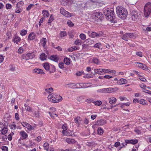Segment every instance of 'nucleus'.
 <instances>
[{
	"mask_svg": "<svg viewBox=\"0 0 151 151\" xmlns=\"http://www.w3.org/2000/svg\"><path fill=\"white\" fill-rule=\"evenodd\" d=\"M104 14L106 17V19L112 23L116 22L115 17L114 16V12L113 9L109 8L104 11Z\"/></svg>",
	"mask_w": 151,
	"mask_h": 151,
	"instance_id": "nucleus-1",
	"label": "nucleus"
},
{
	"mask_svg": "<svg viewBox=\"0 0 151 151\" xmlns=\"http://www.w3.org/2000/svg\"><path fill=\"white\" fill-rule=\"evenodd\" d=\"M116 13L118 16L122 19L125 18L127 14V12L126 10L122 6L117 7Z\"/></svg>",
	"mask_w": 151,
	"mask_h": 151,
	"instance_id": "nucleus-2",
	"label": "nucleus"
},
{
	"mask_svg": "<svg viewBox=\"0 0 151 151\" xmlns=\"http://www.w3.org/2000/svg\"><path fill=\"white\" fill-rule=\"evenodd\" d=\"M102 13L99 12H94L91 17V19H92L93 21L100 20L102 18Z\"/></svg>",
	"mask_w": 151,
	"mask_h": 151,
	"instance_id": "nucleus-3",
	"label": "nucleus"
},
{
	"mask_svg": "<svg viewBox=\"0 0 151 151\" xmlns=\"http://www.w3.org/2000/svg\"><path fill=\"white\" fill-rule=\"evenodd\" d=\"M131 14L132 20L134 21H137L141 17L140 13L138 12L137 11L134 10L132 11Z\"/></svg>",
	"mask_w": 151,
	"mask_h": 151,
	"instance_id": "nucleus-4",
	"label": "nucleus"
},
{
	"mask_svg": "<svg viewBox=\"0 0 151 151\" xmlns=\"http://www.w3.org/2000/svg\"><path fill=\"white\" fill-rule=\"evenodd\" d=\"M144 15L146 17L149 16L151 12V3H147L144 7Z\"/></svg>",
	"mask_w": 151,
	"mask_h": 151,
	"instance_id": "nucleus-5",
	"label": "nucleus"
},
{
	"mask_svg": "<svg viewBox=\"0 0 151 151\" xmlns=\"http://www.w3.org/2000/svg\"><path fill=\"white\" fill-rule=\"evenodd\" d=\"M91 84L90 83H83L76 84L75 86L76 88H86L91 86Z\"/></svg>",
	"mask_w": 151,
	"mask_h": 151,
	"instance_id": "nucleus-6",
	"label": "nucleus"
},
{
	"mask_svg": "<svg viewBox=\"0 0 151 151\" xmlns=\"http://www.w3.org/2000/svg\"><path fill=\"white\" fill-rule=\"evenodd\" d=\"M35 57L34 53L33 52L24 54L22 55V58L24 59L28 60L33 58Z\"/></svg>",
	"mask_w": 151,
	"mask_h": 151,
	"instance_id": "nucleus-7",
	"label": "nucleus"
},
{
	"mask_svg": "<svg viewBox=\"0 0 151 151\" xmlns=\"http://www.w3.org/2000/svg\"><path fill=\"white\" fill-rule=\"evenodd\" d=\"M135 37L133 33H126L123 35L122 37V38L125 40L127 41V38H134Z\"/></svg>",
	"mask_w": 151,
	"mask_h": 151,
	"instance_id": "nucleus-8",
	"label": "nucleus"
},
{
	"mask_svg": "<svg viewBox=\"0 0 151 151\" xmlns=\"http://www.w3.org/2000/svg\"><path fill=\"white\" fill-rule=\"evenodd\" d=\"M22 124L24 127L27 128L28 130L30 131L33 130L35 127L34 126H32L29 124L25 122H22Z\"/></svg>",
	"mask_w": 151,
	"mask_h": 151,
	"instance_id": "nucleus-9",
	"label": "nucleus"
},
{
	"mask_svg": "<svg viewBox=\"0 0 151 151\" xmlns=\"http://www.w3.org/2000/svg\"><path fill=\"white\" fill-rule=\"evenodd\" d=\"M88 32L89 36L94 38L96 37H101L102 35V34L100 32L97 33L95 32H93L91 33L90 31H88Z\"/></svg>",
	"mask_w": 151,
	"mask_h": 151,
	"instance_id": "nucleus-10",
	"label": "nucleus"
},
{
	"mask_svg": "<svg viewBox=\"0 0 151 151\" xmlns=\"http://www.w3.org/2000/svg\"><path fill=\"white\" fill-rule=\"evenodd\" d=\"M118 89L117 88H105V93H110L117 91Z\"/></svg>",
	"mask_w": 151,
	"mask_h": 151,
	"instance_id": "nucleus-11",
	"label": "nucleus"
},
{
	"mask_svg": "<svg viewBox=\"0 0 151 151\" xmlns=\"http://www.w3.org/2000/svg\"><path fill=\"white\" fill-rule=\"evenodd\" d=\"M106 123V121L104 119H100L98 120L95 125H103Z\"/></svg>",
	"mask_w": 151,
	"mask_h": 151,
	"instance_id": "nucleus-12",
	"label": "nucleus"
},
{
	"mask_svg": "<svg viewBox=\"0 0 151 151\" xmlns=\"http://www.w3.org/2000/svg\"><path fill=\"white\" fill-rule=\"evenodd\" d=\"M62 100V97L60 95H57L56 96V99H53L52 100H49L52 102L56 103L61 101Z\"/></svg>",
	"mask_w": 151,
	"mask_h": 151,
	"instance_id": "nucleus-13",
	"label": "nucleus"
},
{
	"mask_svg": "<svg viewBox=\"0 0 151 151\" xmlns=\"http://www.w3.org/2000/svg\"><path fill=\"white\" fill-rule=\"evenodd\" d=\"M33 72L35 73L41 74H44L43 70L40 69H35L33 70Z\"/></svg>",
	"mask_w": 151,
	"mask_h": 151,
	"instance_id": "nucleus-14",
	"label": "nucleus"
},
{
	"mask_svg": "<svg viewBox=\"0 0 151 151\" xmlns=\"http://www.w3.org/2000/svg\"><path fill=\"white\" fill-rule=\"evenodd\" d=\"M50 59L55 62H58L59 58L56 55H51L50 57Z\"/></svg>",
	"mask_w": 151,
	"mask_h": 151,
	"instance_id": "nucleus-15",
	"label": "nucleus"
},
{
	"mask_svg": "<svg viewBox=\"0 0 151 151\" xmlns=\"http://www.w3.org/2000/svg\"><path fill=\"white\" fill-rule=\"evenodd\" d=\"M65 141L67 143L70 144H73L75 142V141L74 139L69 138H66L65 139Z\"/></svg>",
	"mask_w": 151,
	"mask_h": 151,
	"instance_id": "nucleus-16",
	"label": "nucleus"
},
{
	"mask_svg": "<svg viewBox=\"0 0 151 151\" xmlns=\"http://www.w3.org/2000/svg\"><path fill=\"white\" fill-rule=\"evenodd\" d=\"M94 71L96 73H98V74L99 75L103 74V69H95Z\"/></svg>",
	"mask_w": 151,
	"mask_h": 151,
	"instance_id": "nucleus-17",
	"label": "nucleus"
},
{
	"mask_svg": "<svg viewBox=\"0 0 151 151\" xmlns=\"http://www.w3.org/2000/svg\"><path fill=\"white\" fill-rule=\"evenodd\" d=\"M35 37V34L34 33H31L28 36V39L30 40H34Z\"/></svg>",
	"mask_w": 151,
	"mask_h": 151,
	"instance_id": "nucleus-18",
	"label": "nucleus"
},
{
	"mask_svg": "<svg viewBox=\"0 0 151 151\" xmlns=\"http://www.w3.org/2000/svg\"><path fill=\"white\" fill-rule=\"evenodd\" d=\"M20 134L24 139H26L28 137V134L24 131H21Z\"/></svg>",
	"mask_w": 151,
	"mask_h": 151,
	"instance_id": "nucleus-19",
	"label": "nucleus"
},
{
	"mask_svg": "<svg viewBox=\"0 0 151 151\" xmlns=\"http://www.w3.org/2000/svg\"><path fill=\"white\" fill-rule=\"evenodd\" d=\"M109 103L111 104H112L113 103L116 102V98L114 97H112L109 98Z\"/></svg>",
	"mask_w": 151,
	"mask_h": 151,
	"instance_id": "nucleus-20",
	"label": "nucleus"
},
{
	"mask_svg": "<svg viewBox=\"0 0 151 151\" xmlns=\"http://www.w3.org/2000/svg\"><path fill=\"white\" fill-rule=\"evenodd\" d=\"M127 80L124 79L122 78L118 82V83L119 85L125 84L127 83Z\"/></svg>",
	"mask_w": 151,
	"mask_h": 151,
	"instance_id": "nucleus-21",
	"label": "nucleus"
},
{
	"mask_svg": "<svg viewBox=\"0 0 151 151\" xmlns=\"http://www.w3.org/2000/svg\"><path fill=\"white\" fill-rule=\"evenodd\" d=\"M42 13L44 17H47L49 15L48 12L47 10H43L42 12Z\"/></svg>",
	"mask_w": 151,
	"mask_h": 151,
	"instance_id": "nucleus-22",
	"label": "nucleus"
},
{
	"mask_svg": "<svg viewBox=\"0 0 151 151\" xmlns=\"http://www.w3.org/2000/svg\"><path fill=\"white\" fill-rule=\"evenodd\" d=\"M47 55L45 53L42 54L40 56V58L42 60H44L46 59Z\"/></svg>",
	"mask_w": 151,
	"mask_h": 151,
	"instance_id": "nucleus-23",
	"label": "nucleus"
},
{
	"mask_svg": "<svg viewBox=\"0 0 151 151\" xmlns=\"http://www.w3.org/2000/svg\"><path fill=\"white\" fill-rule=\"evenodd\" d=\"M21 40L20 38L17 36H15L14 41V42L17 44Z\"/></svg>",
	"mask_w": 151,
	"mask_h": 151,
	"instance_id": "nucleus-24",
	"label": "nucleus"
},
{
	"mask_svg": "<svg viewBox=\"0 0 151 151\" xmlns=\"http://www.w3.org/2000/svg\"><path fill=\"white\" fill-rule=\"evenodd\" d=\"M64 61L66 65H69L70 63V59L67 57H66L64 59Z\"/></svg>",
	"mask_w": 151,
	"mask_h": 151,
	"instance_id": "nucleus-25",
	"label": "nucleus"
},
{
	"mask_svg": "<svg viewBox=\"0 0 151 151\" xmlns=\"http://www.w3.org/2000/svg\"><path fill=\"white\" fill-rule=\"evenodd\" d=\"M85 42H86V43L88 44V45L93 44L94 43V41L93 40L89 39H87L85 41Z\"/></svg>",
	"mask_w": 151,
	"mask_h": 151,
	"instance_id": "nucleus-26",
	"label": "nucleus"
},
{
	"mask_svg": "<svg viewBox=\"0 0 151 151\" xmlns=\"http://www.w3.org/2000/svg\"><path fill=\"white\" fill-rule=\"evenodd\" d=\"M43 67L46 70H49L50 66L48 63H45L44 64Z\"/></svg>",
	"mask_w": 151,
	"mask_h": 151,
	"instance_id": "nucleus-27",
	"label": "nucleus"
},
{
	"mask_svg": "<svg viewBox=\"0 0 151 151\" xmlns=\"http://www.w3.org/2000/svg\"><path fill=\"white\" fill-rule=\"evenodd\" d=\"M8 131L6 127H4L1 130V133L3 134H5Z\"/></svg>",
	"mask_w": 151,
	"mask_h": 151,
	"instance_id": "nucleus-28",
	"label": "nucleus"
},
{
	"mask_svg": "<svg viewBox=\"0 0 151 151\" xmlns=\"http://www.w3.org/2000/svg\"><path fill=\"white\" fill-rule=\"evenodd\" d=\"M63 15L67 17H69L71 16V14L66 11H65V13L63 14Z\"/></svg>",
	"mask_w": 151,
	"mask_h": 151,
	"instance_id": "nucleus-29",
	"label": "nucleus"
},
{
	"mask_svg": "<svg viewBox=\"0 0 151 151\" xmlns=\"http://www.w3.org/2000/svg\"><path fill=\"white\" fill-rule=\"evenodd\" d=\"M63 15L67 17H69L71 16V14L66 11H65V13L63 14Z\"/></svg>",
	"mask_w": 151,
	"mask_h": 151,
	"instance_id": "nucleus-30",
	"label": "nucleus"
},
{
	"mask_svg": "<svg viewBox=\"0 0 151 151\" xmlns=\"http://www.w3.org/2000/svg\"><path fill=\"white\" fill-rule=\"evenodd\" d=\"M74 121L75 123L79 125V124L81 122L80 117H78L75 118Z\"/></svg>",
	"mask_w": 151,
	"mask_h": 151,
	"instance_id": "nucleus-31",
	"label": "nucleus"
},
{
	"mask_svg": "<svg viewBox=\"0 0 151 151\" xmlns=\"http://www.w3.org/2000/svg\"><path fill=\"white\" fill-rule=\"evenodd\" d=\"M49 113L50 115V116L53 119H55V116H58V115L57 114H54L53 112L51 113L50 112H49Z\"/></svg>",
	"mask_w": 151,
	"mask_h": 151,
	"instance_id": "nucleus-32",
	"label": "nucleus"
},
{
	"mask_svg": "<svg viewBox=\"0 0 151 151\" xmlns=\"http://www.w3.org/2000/svg\"><path fill=\"white\" fill-rule=\"evenodd\" d=\"M54 18L52 15L50 17V18L48 20V25H50L51 22L54 20Z\"/></svg>",
	"mask_w": 151,
	"mask_h": 151,
	"instance_id": "nucleus-33",
	"label": "nucleus"
},
{
	"mask_svg": "<svg viewBox=\"0 0 151 151\" xmlns=\"http://www.w3.org/2000/svg\"><path fill=\"white\" fill-rule=\"evenodd\" d=\"M47 40L46 38H43L41 40V43L43 44V46H44L46 43Z\"/></svg>",
	"mask_w": 151,
	"mask_h": 151,
	"instance_id": "nucleus-34",
	"label": "nucleus"
},
{
	"mask_svg": "<svg viewBox=\"0 0 151 151\" xmlns=\"http://www.w3.org/2000/svg\"><path fill=\"white\" fill-rule=\"evenodd\" d=\"M24 2L21 1L18 2L16 4V7L18 8H20V7L23 5Z\"/></svg>",
	"mask_w": 151,
	"mask_h": 151,
	"instance_id": "nucleus-35",
	"label": "nucleus"
},
{
	"mask_svg": "<svg viewBox=\"0 0 151 151\" xmlns=\"http://www.w3.org/2000/svg\"><path fill=\"white\" fill-rule=\"evenodd\" d=\"M67 35V34L66 32L65 31H62L60 33V36L62 38L66 36Z\"/></svg>",
	"mask_w": 151,
	"mask_h": 151,
	"instance_id": "nucleus-36",
	"label": "nucleus"
},
{
	"mask_svg": "<svg viewBox=\"0 0 151 151\" xmlns=\"http://www.w3.org/2000/svg\"><path fill=\"white\" fill-rule=\"evenodd\" d=\"M82 41L81 40L78 39L75 41L74 43L76 45H80L81 44Z\"/></svg>",
	"mask_w": 151,
	"mask_h": 151,
	"instance_id": "nucleus-37",
	"label": "nucleus"
},
{
	"mask_svg": "<svg viewBox=\"0 0 151 151\" xmlns=\"http://www.w3.org/2000/svg\"><path fill=\"white\" fill-rule=\"evenodd\" d=\"M22 9L21 8H18L16 7L15 10V12L17 13H19L22 11Z\"/></svg>",
	"mask_w": 151,
	"mask_h": 151,
	"instance_id": "nucleus-38",
	"label": "nucleus"
},
{
	"mask_svg": "<svg viewBox=\"0 0 151 151\" xmlns=\"http://www.w3.org/2000/svg\"><path fill=\"white\" fill-rule=\"evenodd\" d=\"M45 90L46 92L48 93H50L53 91V89L52 88H49L45 89Z\"/></svg>",
	"mask_w": 151,
	"mask_h": 151,
	"instance_id": "nucleus-39",
	"label": "nucleus"
},
{
	"mask_svg": "<svg viewBox=\"0 0 151 151\" xmlns=\"http://www.w3.org/2000/svg\"><path fill=\"white\" fill-rule=\"evenodd\" d=\"M43 147L45 150H48L49 148L48 144L46 142L44 143L43 145Z\"/></svg>",
	"mask_w": 151,
	"mask_h": 151,
	"instance_id": "nucleus-40",
	"label": "nucleus"
},
{
	"mask_svg": "<svg viewBox=\"0 0 151 151\" xmlns=\"http://www.w3.org/2000/svg\"><path fill=\"white\" fill-rule=\"evenodd\" d=\"M93 103L95 105L98 106H100L102 104V102L100 101H93Z\"/></svg>",
	"mask_w": 151,
	"mask_h": 151,
	"instance_id": "nucleus-41",
	"label": "nucleus"
},
{
	"mask_svg": "<svg viewBox=\"0 0 151 151\" xmlns=\"http://www.w3.org/2000/svg\"><path fill=\"white\" fill-rule=\"evenodd\" d=\"M80 38L82 40H85L86 38V36L85 34L81 33L80 35Z\"/></svg>",
	"mask_w": 151,
	"mask_h": 151,
	"instance_id": "nucleus-42",
	"label": "nucleus"
},
{
	"mask_svg": "<svg viewBox=\"0 0 151 151\" xmlns=\"http://www.w3.org/2000/svg\"><path fill=\"white\" fill-rule=\"evenodd\" d=\"M97 91L98 93H105V88L98 89L97 90Z\"/></svg>",
	"mask_w": 151,
	"mask_h": 151,
	"instance_id": "nucleus-43",
	"label": "nucleus"
},
{
	"mask_svg": "<svg viewBox=\"0 0 151 151\" xmlns=\"http://www.w3.org/2000/svg\"><path fill=\"white\" fill-rule=\"evenodd\" d=\"M27 32V30H22L20 32V34L22 36H24L26 34Z\"/></svg>",
	"mask_w": 151,
	"mask_h": 151,
	"instance_id": "nucleus-44",
	"label": "nucleus"
},
{
	"mask_svg": "<svg viewBox=\"0 0 151 151\" xmlns=\"http://www.w3.org/2000/svg\"><path fill=\"white\" fill-rule=\"evenodd\" d=\"M93 62L95 64H98L99 61V60L96 58H94L92 60Z\"/></svg>",
	"mask_w": 151,
	"mask_h": 151,
	"instance_id": "nucleus-45",
	"label": "nucleus"
},
{
	"mask_svg": "<svg viewBox=\"0 0 151 151\" xmlns=\"http://www.w3.org/2000/svg\"><path fill=\"white\" fill-rule=\"evenodd\" d=\"M25 105V104L24 105L25 106V109L28 111H31L32 109L28 105L26 106Z\"/></svg>",
	"mask_w": 151,
	"mask_h": 151,
	"instance_id": "nucleus-46",
	"label": "nucleus"
},
{
	"mask_svg": "<svg viewBox=\"0 0 151 151\" xmlns=\"http://www.w3.org/2000/svg\"><path fill=\"white\" fill-rule=\"evenodd\" d=\"M101 45V44L100 42H98L96 43L94 45V47L95 48H99L100 47Z\"/></svg>",
	"mask_w": 151,
	"mask_h": 151,
	"instance_id": "nucleus-47",
	"label": "nucleus"
},
{
	"mask_svg": "<svg viewBox=\"0 0 151 151\" xmlns=\"http://www.w3.org/2000/svg\"><path fill=\"white\" fill-rule=\"evenodd\" d=\"M23 52V50L22 47H20L18 50V52L20 54H22Z\"/></svg>",
	"mask_w": 151,
	"mask_h": 151,
	"instance_id": "nucleus-48",
	"label": "nucleus"
},
{
	"mask_svg": "<svg viewBox=\"0 0 151 151\" xmlns=\"http://www.w3.org/2000/svg\"><path fill=\"white\" fill-rule=\"evenodd\" d=\"M103 129L101 128H99L98 129V133L99 134H103Z\"/></svg>",
	"mask_w": 151,
	"mask_h": 151,
	"instance_id": "nucleus-49",
	"label": "nucleus"
},
{
	"mask_svg": "<svg viewBox=\"0 0 151 151\" xmlns=\"http://www.w3.org/2000/svg\"><path fill=\"white\" fill-rule=\"evenodd\" d=\"M59 66L61 69H63L64 68V64L63 62H61L59 64Z\"/></svg>",
	"mask_w": 151,
	"mask_h": 151,
	"instance_id": "nucleus-50",
	"label": "nucleus"
},
{
	"mask_svg": "<svg viewBox=\"0 0 151 151\" xmlns=\"http://www.w3.org/2000/svg\"><path fill=\"white\" fill-rule=\"evenodd\" d=\"M83 73V71H79L76 73V75L77 76H80Z\"/></svg>",
	"mask_w": 151,
	"mask_h": 151,
	"instance_id": "nucleus-51",
	"label": "nucleus"
},
{
	"mask_svg": "<svg viewBox=\"0 0 151 151\" xmlns=\"http://www.w3.org/2000/svg\"><path fill=\"white\" fill-rule=\"evenodd\" d=\"M131 141L132 142V144L134 145L135 144L137 143L138 142V140L137 139H131Z\"/></svg>",
	"mask_w": 151,
	"mask_h": 151,
	"instance_id": "nucleus-52",
	"label": "nucleus"
},
{
	"mask_svg": "<svg viewBox=\"0 0 151 151\" xmlns=\"http://www.w3.org/2000/svg\"><path fill=\"white\" fill-rule=\"evenodd\" d=\"M6 8L7 9H10L12 7V5L9 4H7L6 5Z\"/></svg>",
	"mask_w": 151,
	"mask_h": 151,
	"instance_id": "nucleus-53",
	"label": "nucleus"
},
{
	"mask_svg": "<svg viewBox=\"0 0 151 151\" xmlns=\"http://www.w3.org/2000/svg\"><path fill=\"white\" fill-rule=\"evenodd\" d=\"M67 24L70 27H73L74 25L73 23L70 21H69L67 22Z\"/></svg>",
	"mask_w": 151,
	"mask_h": 151,
	"instance_id": "nucleus-54",
	"label": "nucleus"
},
{
	"mask_svg": "<svg viewBox=\"0 0 151 151\" xmlns=\"http://www.w3.org/2000/svg\"><path fill=\"white\" fill-rule=\"evenodd\" d=\"M139 103L143 105H145V100L144 99H141L139 100Z\"/></svg>",
	"mask_w": 151,
	"mask_h": 151,
	"instance_id": "nucleus-55",
	"label": "nucleus"
},
{
	"mask_svg": "<svg viewBox=\"0 0 151 151\" xmlns=\"http://www.w3.org/2000/svg\"><path fill=\"white\" fill-rule=\"evenodd\" d=\"M62 128L63 129V130L66 131L68 128L67 125L66 124H65L63 125L62 126Z\"/></svg>",
	"mask_w": 151,
	"mask_h": 151,
	"instance_id": "nucleus-56",
	"label": "nucleus"
},
{
	"mask_svg": "<svg viewBox=\"0 0 151 151\" xmlns=\"http://www.w3.org/2000/svg\"><path fill=\"white\" fill-rule=\"evenodd\" d=\"M33 4H30L28 5V7L26 9L27 11L29 10L31 8L34 6Z\"/></svg>",
	"mask_w": 151,
	"mask_h": 151,
	"instance_id": "nucleus-57",
	"label": "nucleus"
},
{
	"mask_svg": "<svg viewBox=\"0 0 151 151\" xmlns=\"http://www.w3.org/2000/svg\"><path fill=\"white\" fill-rule=\"evenodd\" d=\"M1 149L3 151H8V147L5 146H2V147Z\"/></svg>",
	"mask_w": 151,
	"mask_h": 151,
	"instance_id": "nucleus-58",
	"label": "nucleus"
},
{
	"mask_svg": "<svg viewBox=\"0 0 151 151\" xmlns=\"http://www.w3.org/2000/svg\"><path fill=\"white\" fill-rule=\"evenodd\" d=\"M75 151L76 149H72L71 148L66 149L65 150H61V151Z\"/></svg>",
	"mask_w": 151,
	"mask_h": 151,
	"instance_id": "nucleus-59",
	"label": "nucleus"
},
{
	"mask_svg": "<svg viewBox=\"0 0 151 151\" xmlns=\"http://www.w3.org/2000/svg\"><path fill=\"white\" fill-rule=\"evenodd\" d=\"M83 49H86L88 48V45L83 44L82 45Z\"/></svg>",
	"mask_w": 151,
	"mask_h": 151,
	"instance_id": "nucleus-60",
	"label": "nucleus"
},
{
	"mask_svg": "<svg viewBox=\"0 0 151 151\" xmlns=\"http://www.w3.org/2000/svg\"><path fill=\"white\" fill-rule=\"evenodd\" d=\"M103 73H110V70L108 69H103Z\"/></svg>",
	"mask_w": 151,
	"mask_h": 151,
	"instance_id": "nucleus-61",
	"label": "nucleus"
},
{
	"mask_svg": "<svg viewBox=\"0 0 151 151\" xmlns=\"http://www.w3.org/2000/svg\"><path fill=\"white\" fill-rule=\"evenodd\" d=\"M67 2L65 1H63L61 2V4L65 6L67 5Z\"/></svg>",
	"mask_w": 151,
	"mask_h": 151,
	"instance_id": "nucleus-62",
	"label": "nucleus"
},
{
	"mask_svg": "<svg viewBox=\"0 0 151 151\" xmlns=\"http://www.w3.org/2000/svg\"><path fill=\"white\" fill-rule=\"evenodd\" d=\"M136 63H137V65L138 67L142 68L143 65V63L138 62Z\"/></svg>",
	"mask_w": 151,
	"mask_h": 151,
	"instance_id": "nucleus-63",
	"label": "nucleus"
},
{
	"mask_svg": "<svg viewBox=\"0 0 151 151\" xmlns=\"http://www.w3.org/2000/svg\"><path fill=\"white\" fill-rule=\"evenodd\" d=\"M65 10L63 8H61L60 9V13L63 15L65 13Z\"/></svg>",
	"mask_w": 151,
	"mask_h": 151,
	"instance_id": "nucleus-64",
	"label": "nucleus"
}]
</instances>
